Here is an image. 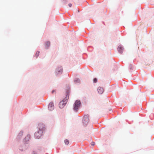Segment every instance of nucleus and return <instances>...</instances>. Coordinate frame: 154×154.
Listing matches in <instances>:
<instances>
[{
    "label": "nucleus",
    "mask_w": 154,
    "mask_h": 154,
    "mask_svg": "<svg viewBox=\"0 0 154 154\" xmlns=\"http://www.w3.org/2000/svg\"><path fill=\"white\" fill-rule=\"evenodd\" d=\"M89 116L88 115H85L83 119V122L84 124L87 125L89 122Z\"/></svg>",
    "instance_id": "4"
},
{
    "label": "nucleus",
    "mask_w": 154,
    "mask_h": 154,
    "mask_svg": "<svg viewBox=\"0 0 154 154\" xmlns=\"http://www.w3.org/2000/svg\"><path fill=\"white\" fill-rule=\"evenodd\" d=\"M150 59L149 57L147 58L144 61V64L146 66H149L152 63L153 61L152 60L150 61Z\"/></svg>",
    "instance_id": "5"
},
{
    "label": "nucleus",
    "mask_w": 154,
    "mask_h": 154,
    "mask_svg": "<svg viewBox=\"0 0 154 154\" xmlns=\"http://www.w3.org/2000/svg\"><path fill=\"white\" fill-rule=\"evenodd\" d=\"M118 50L119 53H122L123 50V47L121 45H119L118 48Z\"/></svg>",
    "instance_id": "7"
},
{
    "label": "nucleus",
    "mask_w": 154,
    "mask_h": 154,
    "mask_svg": "<svg viewBox=\"0 0 154 154\" xmlns=\"http://www.w3.org/2000/svg\"><path fill=\"white\" fill-rule=\"evenodd\" d=\"M97 90L98 91L99 93L100 94H102L103 92V88H102L100 87H98Z\"/></svg>",
    "instance_id": "8"
},
{
    "label": "nucleus",
    "mask_w": 154,
    "mask_h": 154,
    "mask_svg": "<svg viewBox=\"0 0 154 154\" xmlns=\"http://www.w3.org/2000/svg\"><path fill=\"white\" fill-rule=\"evenodd\" d=\"M95 143L94 142H92L91 143V144L92 145L94 146L95 145Z\"/></svg>",
    "instance_id": "14"
},
{
    "label": "nucleus",
    "mask_w": 154,
    "mask_h": 154,
    "mask_svg": "<svg viewBox=\"0 0 154 154\" xmlns=\"http://www.w3.org/2000/svg\"><path fill=\"white\" fill-rule=\"evenodd\" d=\"M64 142L66 144L68 145L69 143V141L68 140H65L64 141Z\"/></svg>",
    "instance_id": "11"
},
{
    "label": "nucleus",
    "mask_w": 154,
    "mask_h": 154,
    "mask_svg": "<svg viewBox=\"0 0 154 154\" xmlns=\"http://www.w3.org/2000/svg\"><path fill=\"white\" fill-rule=\"evenodd\" d=\"M63 71L62 68L61 67H60L58 68L57 69L56 72L57 73L62 72Z\"/></svg>",
    "instance_id": "9"
},
{
    "label": "nucleus",
    "mask_w": 154,
    "mask_h": 154,
    "mask_svg": "<svg viewBox=\"0 0 154 154\" xmlns=\"http://www.w3.org/2000/svg\"><path fill=\"white\" fill-rule=\"evenodd\" d=\"M69 92H66L65 98L62 101L60 102L59 103V106L60 108H63L66 104L67 100L69 98Z\"/></svg>",
    "instance_id": "2"
},
{
    "label": "nucleus",
    "mask_w": 154,
    "mask_h": 154,
    "mask_svg": "<svg viewBox=\"0 0 154 154\" xmlns=\"http://www.w3.org/2000/svg\"><path fill=\"white\" fill-rule=\"evenodd\" d=\"M70 7H71L72 6V5L71 4H69V5H68Z\"/></svg>",
    "instance_id": "15"
},
{
    "label": "nucleus",
    "mask_w": 154,
    "mask_h": 154,
    "mask_svg": "<svg viewBox=\"0 0 154 154\" xmlns=\"http://www.w3.org/2000/svg\"><path fill=\"white\" fill-rule=\"evenodd\" d=\"M55 92V91L54 90H53L52 91V93L53 94L54 93V92Z\"/></svg>",
    "instance_id": "17"
},
{
    "label": "nucleus",
    "mask_w": 154,
    "mask_h": 154,
    "mask_svg": "<svg viewBox=\"0 0 154 154\" xmlns=\"http://www.w3.org/2000/svg\"><path fill=\"white\" fill-rule=\"evenodd\" d=\"M81 103L80 100H76L74 103L73 105V110L75 112H77L81 106Z\"/></svg>",
    "instance_id": "3"
},
{
    "label": "nucleus",
    "mask_w": 154,
    "mask_h": 154,
    "mask_svg": "<svg viewBox=\"0 0 154 154\" xmlns=\"http://www.w3.org/2000/svg\"><path fill=\"white\" fill-rule=\"evenodd\" d=\"M23 132H20V133L19 134H21V135H22Z\"/></svg>",
    "instance_id": "16"
},
{
    "label": "nucleus",
    "mask_w": 154,
    "mask_h": 154,
    "mask_svg": "<svg viewBox=\"0 0 154 154\" xmlns=\"http://www.w3.org/2000/svg\"><path fill=\"white\" fill-rule=\"evenodd\" d=\"M50 45V42L49 41H47L45 43V47L47 49Z\"/></svg>",
    "instance_id": "10"
},
{
    "label": "nucleus",
    "mask_w": 154,
    "mask_h": 154,
    "mask_svg": "<svg viewBox=\"0 0 154 154\" xmlns=\"http://www.w3.org/2000/svg\"><path fill=\"white\" fill-rule=\"evenodd\" d=\"M78 82L79 81V79H78Z\"/></svg>",
    "instance_id": "18"
},
{
    "label": "nucleus",
    "mask_w": 154,
    "mask_h": 154,
    "mask_svg": "<svg viewBox=\"0 0 154 154\" xmlns=\"http://www.w3.org/2000/svg\"><path fill=\"white\" fill-rule=\"evenodd\" d=\"M39 54V52L38 51H37L35 53V56L36 57H37L38 56Z\"/></svg>",
    "instance_id": "12"
},
{
    "label": "nucleus",
    "mask_w": 154,
    "mask_h": 154,
    "mask_svg": "<svg viewBox=\"0 0 154 154\" xmlns=\"http://www.w3.org/2000/svg\"><path fill=\"white\" fill-rule=\"evenodd\" d=\"M54 108V106L53 102H51L48 106V109L50 110H52Z\"/></svg>",
    "instance_id": "6"
},
{
    "label": "nucleus",
    "mask_w": 154,
    "mask_h": 154,
    "mask_svg": "<svg viewBox=\"0 0 154 154\" xmlns=\"http://www.w3.org/2000/svg\"><path fill=\"white\" fill-rule=\"evenodd\" d=\"M97 82V79L96 78H94L93 80V82L94 83H96Z\"/></svg>",
    "instance_id": "13"
},
{
    "label": "nucleus",
    "mask_w": 154,
    "mask_h": 154,
    "mask_svg": "<svg viewBox=\"0 0 154 154\" xmlns=\"http://www.w3.org/2000/svg\"><path fill=\"white\" fill-rule=\"evenodd\" d=\"M39 131L35 133V136L36 138L39 139L40 137L42 135L43 131L44 129V125L42 124H40L38 125Z\"/></svg>",
    "instance_id": "1"
}]
</instances>
